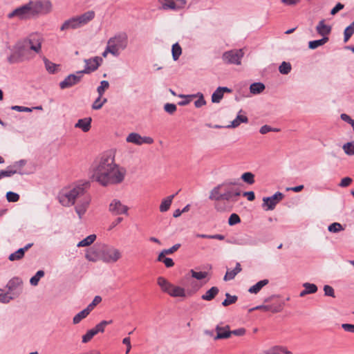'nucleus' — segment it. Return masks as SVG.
I'll return each mask as SVG.
<instances>
[{"mask_svg":"<svg viewBox=\"0 0 354 354\" xmlns=\"http://www.w3.org/2000/svg\"><path fill=\"white\" fill-rule=\"evenodd\" d=\"M126 174V169L116 164L113 156L104 154L93 165L91 178L102 186L106 187L121 183Z\"/></svg>","mask_w":354,"mask_h":354,"instance_id":"1","label":"nucleus"},{"mask_svg":"<svg viewBox=\"0 0 354 354\" xmlns=\"http://www.w3.org/2000/svg\"><path fill=\"white\" fill-rule=\"evenodd\" d=\"M236 182L225 181L214 187L210 192L209 199L215 201L214 209L218 212H230L232 203L237 201L241 195L239 189L234 187Z\"/></svg>","mask_w":354,"mask_h":354,"instance_id":"2","label":"nucleus"},{"mask_svg":"<svg viewBox=\"0 0 354 354\" xmlns=\"http://www.w3.org/2000/svg\"><path fill=\"white\" fill-rule=\"evenodd\" d=\"M95 17L93 10H88L82 15L73 17L66 20L60 27L62 31L69 29H77L83 27L91 21Z\"/></svg>","mask_w":354,"mask_h":354,"instance_id":"3","label":"nucleus"},{"mask_svg":"<svg viewBox=\"0 0 354 354\" xmlns=\"http://www.w3.org/2000/svg\"><path fill=\"white\" fill-rule=\"evenodd\" d=\"M85 193L84 185H79L71 189L62 190L58 196L59 203L65 207L74 205L76 199L81 198Z\"/></svg>","mask_w":354,"mask_h":354,"instance_id":"4","label":"nucleus"},{"mask_svg":"<svg viewBox=\"0 0 354 354\" xmlns=\"http://www.w3.org/2000/svg\"><path fill=\"white\" fill-rule=\"evenodd\" d=\"M109 50L115 57L120 55V52L126 49L128 45V37L124 32L119 33L109 38L107 41Z\"/></svg>","mask_w":354,"mask_h":354,"instance_id":"5","label":"nucleus"},{"mask_svg":"<svg viewBox=\"0 0 354 354\" xmlns=\"http://www.w3.org/2000/svg\"><path fill=\"white\" fill-rule=\"evenodd\" d=\"M100 260L105 263H114L122 257L119 249L109 245H102L99 248Z\"/></svg>","mask_w":354,"mask_h":354,"instance_id":"6","label":"nucleus"},{"mask_svg":"<svg viewBox=\"0 0 354 354\" xmlns=\"http://www.w3.org/2000/svg\"><path fill=\"white\" fill-rule=\"evenodd\" d=\"M157 283L161 290L173 297H185L186 292L185 288L175 286L171 283L168 280L162 277L157 279Z\"/></svg>","mask_w":354,"mask_h":354,"instance_id":"7","label":"nucleus"},{"mask_svg":"<svg viewBox=\"0 0 354 354\" xmlns=\"http://www.w3.org/2000/svg\"><path fill=\"white\" fill-rule=\"evenodd\" d=\"M32 16L47 15L52 11L53 5L49 0L30 1Z\"/></svg>","mask_w":354,"mask_h":354,"instance_id":"8","label":"nucleus"},{"mask_svg":"<svg viewBox=\"0 0 354 354\" xmlns=\"http://www.w3.org/2000/svg\"><path fill=\"white\" fill-rule=\"evenodd\" d=\"M243 54L241 49L231 50L223 54L222 59L226 64L240 65Z\"/></svg>","mask_w":354,"mask_h":354,"instance_id":"9","label":"nucleus"},{"mask_svg":"<svg viewBox=\"0 0 354 354\" xmlns=\"http://www.w3.org/2000/svg\"><path fill=\"white\" fill-rule=\"evenodd\" d=\"M17 17L20 19H28L32 16V12L29 2L24 4L8 14V18H13Z\"/></svg>","mask_w":354,"mask_h":354,"instance_id":"10","label":"nucleus"},{"mask_svg":"<svg viewBox=\"0 0 354 354\" xmlns=\"http://www.w3.org/2000/svg\"><path fill=\"white\" fill-rule=\"evenodd\" d=\"M102 62V59L100 57H95L91 59L84 60L85 68L82 71H77L78 75H82L83 73L89 74L91 72L96 71L100 66Z\"/></svg>","mask_w":354,"mask_h":354,"instance_id":"11","label":"nucleus"},{"mask_svg":"<svg viewBox=\"0 0 354 354\" xmlns=\"http://www.w3.org/2000/svg\"><path fill=\"white\" fill-rule=\"evenodd\" d=\"M79 201L75 206V212L78 215L80 219H81L84 214L86 213L88 205L91 203V198L89 195L84 194L81 198H78Z\"/></svg>","mask_w":354,"mask_h":354,"instance_id":"12","label":"nucleus"},{"mask_svg":"<svg viewBox=\"0 0 354 354\" xmlns=\"http://www.w3.org/2000/svg\"><path fill=\"white\" fill-rule=\"evenodd\" d=\"M126 141L136 145H142L143 144H152L153 139L149 136H141L138 133H131L126 138Z\"/></svg>","mask_w":354,"mask_h":354,"instance_id":"13","label":"nucleus"},{"mask_svg":"<svg viewBox=\"0 0 354 354\" xmlns=\"http://www.w3.org/2000/svg\"><path fill=\"white\" fill-rule=\"evenodd\" d=\"M109 211L113 215H128L129 207L120 200L113 199L109 205Z\"/></svg>","mask_w":354,"mask_h":354,"instance_id":"14","label":"nucleus"},{"mask_svg":"<svg viewBox=\"0 0 354 354\" xmlns=\"http://www.w3.org/2000/svg\"><path fill=\"white\" fill-rule=\"evenodd\" d=\"M283 198V194L279 192H276L270 197H264L263 198V207H267V210H272L277 204Z\"/></svg>","mask_w":354,"mask_h":354,"instance_id":"15","label":"nucleus"},{"mask_svg":"<svg viewBox=\"0 0 354 354\" xmlns=\"http://www.w3.org/2000/svg\"><path fill=\"white\" fill-rule=\"evenodd\" d=\"M82 77V75H78L77 72L76 74H71L59 83V86L62 89L71 87L72 86L77 84L80 81Z\"/></svg>","mask_w":354,"mask_h":354,"instance_id":"16","label":"nucleus"},{"mask_svg":"<svg viewBox=\"0 0 354 354\" xmlns=\"http://www.w3.org/2000/svg\"><path fill=\"white\" fill-rule=\"evenodd\" d=\"M26 44L24 48L28 46L30 49L38 53L41 48V38L39 35H32Z\"/></svg>","mask_w":354,"mask_h":354,"instance_id":"17","label":"nucleus"},{"mask_svg":"<svg viewBox=\"0 0 354 354\" xmlns=\"http://www.w3.org/2000/svg\"><path fill=\"white\" fill-rule=\"evenodd\" d=\"M216 335L214 337V339H227L230 337L231 333L230 330V326L226 325L225 326H216Z\"/></svg>","mask_w":354,"mask_h":354,"instance_id":"18","label":"nucleus"},{"mask_svg":"<svg viewBox=\"0 0 354 354\" xmlns=\"http://www.w3.org/2000/svg\"><path fill=\"white\" fill-rule=\"evenodd\" d=\"M232 90L227 87L219 86L212 95V102L218 103L223 99L224 93H231Z\"/></svg>","mask_w":354,"mask_h":354,"instance_id":"19","label":"nucleus"},{"mask_svg":"<svg viewBox=\"0 0 354 354\" xmlns=\"http://www.w3.org/2000/svg\"><path fill=\"white\" fill-rule=\"evenodd\" d=\"M91 118H84L77 120L75 124V128L82 129L84 132H88L91 127Z\"/></svg>","mask_w":354,"mask_h":354,"instance_id":"20","label":"nucleus"},{"mask_svg":"<svg viewBox=\"0 0 354 354\" xmlns=\"http://www.w3.org/2000/svg\"><path fill=\"white\" fill-rule=\"evenodd\" d=\"M175 196L176 194H172L162 200L159 207L160 212H166L169 209Z\"/></svg>","mask_w":354,"mask_h":354,"instance_id":"21","label":"nucleus"},{"mask_svg":"<svg viewBox=\"0 0 354 354\" xmlns=\"http://www.w3.org/2000/svg\"><path fill=\"white\" fill-rule=\"evenodd\" d=\"M253 310H261L263 311H270L272 313H278L281 311L282 310V305H262V306H258L255 308H252Z\"/></svg>","mask_w":354,"mask_h":354,"instance_id":"22","label":"nucleus"},{"mask_svg":"<svg viewBox=\"0 0 354 354\" xmlns=\"http://www.w3.org/2000/svg\"><path fill=\"white\" fill-rule=\"evenodd\" d=\"M316 30L319 35L324 37H327V35L330 34L331 31V27L328 25H326L324 23V20H322L319 22L318 25L317 26Z\"/></svg>","mask_w":354,"mask_h":354,"instance_id":"23","label":"nucleus"},{"mask_svg":"<svg viewBox=\"0 0 354 354\" xmlns=\"http://www.w3.org/2000/svg\"><path fill=\"white\" fill-rule=\"evenodd\" d=\"M241 271V266L239 263H236V266L234 270H227L224 276L223 279L225 281H230L233 279L236 275Z\"/></svg>","mask_w":354,"mask_h":354,"instance_id":"24","label":"nucleus"},{"mask_svg":"<svg viewBox=\"0 0 354 354\" xmlns=\"http://www.w3.org/2000/svg\"><path fill=\"white\" fill-rule=\"evenodd\" d=\"M269 283V280L268 279H263L261 281H259V282H257L256 284H254V286H251L248 291L249 292L252 293V294H257L258 293L263 287H264L265 286H266L267 284H268Z\"/></svg>","mask_w":354,"mask_h":354,"instance_id":"25","label":"nucleus"},{"mask_svg":"<svg viewBox=\"0 0 354 354\" xmlns=\"http://www.w3.org/2000/svg\"><path fill=\"white\" fill-rule=\"evenodd\" d=\"M219 290L217 287H212L204 295H202L201 298L205 301H211L216 296Z\"/></svg>","mask_w":354,"mask_h":354,"instance_id":"26","label":"nucleus"},{"mask_svg":"<svg viewBox=\"0 0 354 354\" xmlns=\"http://www.w3.org/2000/svg\"><path fill=\"white\" fill-rule=\"evenodd\" d=\"M165 2L162 3L161 9L162 10H176L182 8L180 5H178L174 0H164Z\"/></svg>","mask_w":354,"mask_h":354,"instance_id":"27","label":"nucleus"},{"mask_svg":"<svg viewBox=\"0 0 354 354\" xmlns=\"http://www.w3.org/2000/svg\"><path fill=\"white\" fill-rule=\"evenodd\" d=\"M21 284L22 281L21 279L18 277H14L8 282L6 288L8 289L9 292H12L17 289Z\"/></svg>","mask_w":354,"mask_h":354,"instance_id":"28","label":"nucleus"},{"mask_svg":"<svg viewBox=\"0 0 354 354\" xmlns=\"http://www.w3.org/2000/svg\"><path fill=\"white\" fill-rule=\"evenodd\" d=\"M248 119L245 115H238L236 118L231 122L230 124L227 125V128H236L239 127L241 123H247Z\"/></svg>","mask_w":354,"mask_h":354,"instance_id":"29","label":"nucleus"},{"mask_svg":"<svg viewBox=\"0 0 354 354\" xmlns=\"http://www.w3.org/2000/svg\"><path fill=\"white\" fill-rule=\"evenodd\" d=\"M265 89V85L261 82H255L250 85V91L252 94L257 95L262 93Z\"/></svg>","mask_w":354,"mask_h":354,"instance_id":"30","label":"nucleus"},{"mask_svg":"<svg viewBox=\"0 0 354 354\" xmlns=\"http://www.w3.org/2000/svg\"><path fill=\"white\" fill-rule=\"evenodd\" d=\"M270 354H292L286 347L282 346H274L270 348Z\"/></svg>","mask_w":354,"mask_h":354,"instance_id":"31","label":"nucleus"},{"mask_svg":"<svg viewBox=\"0 0 354 354\" xmlns=\"http://www.w3.org/2000/svg\"><path fill=\"white\" fill-rule=\"evenodd\" d=\"M86 258L90 261L95 262L100 260V254L98 249H93L86 254Z\"/></svg>","mask_w":354,"mask_h":354,"instance_id":"32","label":"nucleus"},{"mask_svg":"<svg viewBox=\"0 0 354 354\" xmlns=\"http://www.w3.org/2000/svg\"><path fill=\"white\" fill-rule=\"evenodd\" d=\"M234 244L240 245H248L252 244L251 238L247 235L244 234L241 237L236 239L234 242Z\"/></svg>","mask_w":354,"mask_h":354,"instance_id":"33","label":"nucleus"},{"mask_svg":"<svg viewBox=\"0 0 354 354\" xmlns=\"http://www.w3.org/2000/svg\"><path fill=\"white\" fill-rule=\"evenodd\" d=\"M328 41V37H324L321 39L310 41L308 43V47L310 49H315L319 46L325 44Z\"/></svg>","mask_w":354,"mask_h":354,"instance_id":"34","label":"nucleus"},{"mask_svg":"<svg viewBox=\"0 0 354 354\" xmlns=\"http://www.w3.org/2000/svg\"><path fill=\"white\" fill-rule=\"evenodd\" d=\"M107 102V99L105 97H102V95H98L97 99L93 102L92 104V109L93 110H99L100 109L103 105Z\"/></svg>","mask_w":354,"mask_h":354,"instance_id":"35","label":"nucleus"},{"mask_svg":"<svg viewBox=\"0 0 354 354\" xmlns=\"http://www.w3.org/2000/svg\"><path fill=\"white\" fill-rule=\"evenodd\" d=\"M96 239V235L95 234H91L80 241L77 246V247H86L88 246L91 244H92Z\"/></svg>","mask_w":354,"mask_h":354,"instance_id":"36","label":"nucleus"},{"mask_svg":"<svg viewBox=\"0 0 354 354\" xmlns=\"http://www.w3.org/2000/svg\"><path fill=\"white\" fill-rule=\"evenodd\" d=\"M15 174H22V172L19 171L17 169H13L12 166H10L7 170L0 171V180L3 177H9Z\"/></svg>","mask_w":354,"mask_h":354,"instance_id":"37","label":"nucleus"},{"mask_svg":"<svg viewBox=\"0 0 354 354\" xmlns=\"http://www.w3.org/2000/svg\"><path fill=\"white\" fill-rule=\"evenodd\" d=\"M89 312L86 308L78 313L73 319L74 324H79L83 319L89 315Z\"/></svg>","mask_w":354,"mask_h":354,"instance_id":"38","label":"nucleus"},{"mask_svg":"<svg viewBox=\"0 0 354 354\" xmlns=\"http://www.w3.org/2000/svg\"><path fill=\"white\" fill-rule=\"evenodd\" d=\"M113 323V320H109V321H102L100 323L97 324L95 328H93L94 331H95V334H97L98 333H103L104 331V328L106 326L111 324Z\"/></svg>","mask_w":354,"mask_h":354,"instance_id":"39","label":"nucleus"},{"mask_svg":"<svg viewBox=\"0 0 354 354\" xmlns=\"http://www.w3.org/2000/svg\"><path fill=\"white\" fill-rule=\"evenodd\" d=\"M342 149L344 153L348 156L354 155V141L348 142L343 145Z\"/></svg>","mask_w":354,"mask_h":354,"instance_id":"40","label":"nucleus"},{"mask_svg":"<svg viewBox=\"0 0 354 354\" xmlns=\"http://www.w3.org/2000/svg\"><path fill=\"white\" fill-rule=\"evenodd\" d=\"M196 237L203 238V239H217L220 241H223L225 239V236L220 234H196Z\"/></svg>","mask_w":354,"mask_h":354,"instance_id":"41","label":"nucleus"},{"mask_svg":"<svg viewBox=\"0 0 354 354\" xmlns=\"http://www.w3.org/2000/svg\"><path fill=\"white\" fill-rule=\"evenodd\" d=\"M178 97L180 98H184L185 100L183 101H180L178 103L179 106H185L190 103V102L192 100V99L196 97V95H183L180 94L178 95Z\"/></svg>","mask_w":354,"mask_h":354,"instance_id":"42","label":"nucleus"},{"mask_svg":"<svg viewBox=\"0 0 354 354\" xmlns=\"http://www.w3.org/2000/svg\"><path fill=\"white\" fill-rule=\"evenodd\" d=\"M171 52L174 60L176 61L182 53V48L178 43H176L172 46Z\"/></svg>","mask_w":354,"mask_h":354,"instance_id":"43","label":"nucleus"},{"mask_svg":"<svg viewBox=\"0 0 354 354\" xmlns=\"http://www.w3.org/2000/svg\"><path fill=\"white\" fill-rule=\"evenodd\" d=\"M241 178L245 183L252 185L254 183V175L252 172H245L241 175Z\"/></svg>","mask_w":354,"mask_h":354,"instance_id":"44","label":"nucleus"},{"mask_svg":"<svg viewBox=\"0 0 354 354\" xmlns=\"http://www.w3.org/2000/svg\"><path fill=\"white\" fill-rule=\"evenodd\" d=\"M24 256V252L22 249L19 248L16 252L10 254L8 259L11 261H18L21 259Z\"/></svg>","mask_w":354,"mask_h":354,"instance_id":"45","label":"nucleus"},{"mask_svg":"<svg viewBox=\"0 0 354 354\" xmlns=\"http://www.w3.org/2000/svg\"><path fill=\"white\" fill-rule=\"evenodd\" d=\"M44 276V272L43 270H39L37 272L35 275L30 279V283L32 286H37L40 279Z\"/></svg>","mask_w":354,"mask_h":354,"instance_id":"46","label":"nucleus"},{"mask_svg":"<svg viewBox=\"0 0 354 354\" xmlns=\"http://www.w3.org/2000/svg\"><path fill=\"white\" fill-rule=\"evenodd\" d=\"M291 64L289 62H283L279 67V71L281 74L287 75L291 71Z\"/></svg>","mask_w":354,"mask_h":354,"instance_id":"47","label":"nucleus"},{"mask_svg":"<svg viewBox=\"0 0 354 354\" xmlns=\"http://www.w3.org/2000/svg\"><path fill=\"white\" fill-rule=\"evenodd\" d=\"M109 87V83L106 80H102L100 82V85L97 88V92L98 95L103 96L106 90Z\"/></svg>","mask_w":354,"mask_h":354,"instance_id":"48","label":"nucleus"},{"mask_svg":"<svg viewBox=\"0 0 354 354\" xmlns=\"http://www.w3.org/2000/svg\"><path fill=\"white\" fill-rule=\"evenodd\" d=\"M226 299L222 302L223 306H227L230 304H234L237 301V297L235 295H230L229 293L225 294Z\"/></svg>","mask_w":354,"mask_h":354,"instance_id":"49","label":"nucleus"},{"mask_svg":"<svg viewBox=\"0 0 354 354\" xmlns=\"http://www.w3.org/2000/svg\"><path fill=\"white\" fill-rule=\"evenodd\" d=\"M354 33V21L344 30V41L346 42Z\"/></svg>","mask_w":354,"mask_h":354,"instance_id":"50","label":"nucleus"},{"mask_svg":"<svg viewBox=\"0 0 354 354\" xmlns=\"http://www.w3.org/2000/svg\"><path fill=\"white\" fill-rule=\"evenodd\" d=\"M328 230L330 232L337 233L344 230V227L339 223H333L328 226Z\"/></svg>","mask_w":354,"mask_h":354,"instance_id":"51","label":"nucleus"},{"mask_svg":"<svg viewBox=\"0 0 354 354\" xmlns=\"http://www.w3.org/2000/svg\"><path fill=\"white\" fill-rule=\"evenodd\" d=\"M303 286L304 288V290H306L310 294L315 293L317 291V287L314 283H310L306 282L303 284Z\"/></svg>","mask_w":354,"mask_h":354,"instance_id":"52","label":"nucleus"},{"mask_svg":"<svg viewBox=\"0 0 354 354\" xmlns=\"http://www.w3.org/2000/svg\"><path fill=\"white\" fill-rule=\"evenodd\" d=\"M192 277L201 280L205 279L207 276V272H196L194 270H190Z\"/></svg>","mask_w":354,"mask_h":354,"instance_id":"53","label":"nucleus"},{"mask_svg":"<svg viewBox=\"0 0 354 354\" xmlns=\"http://www.w3.org/2000/svg\"><path fill=\"white\" fill-rule=\"evenodd\" d=\"M95 335V331H94L93 328L88 330L86 333L82 336V342H88Z\"/></svg>","mask_w":354,"mask_h":354,"instance_id":"54","label":"nucleus"},{"mask_svg":"<svg viewBox=\"0 0 354 354\" xmlns=\"http://www.w3.org/2000/svg\"><path fill=\"white\" fill-rule=\"evenodd\" d=\"M196 95V97H198V99L195 101L194 105L196 108H201L203 106L205 105L206 101L204 99L203 95L201 93H198Z\"/></svg>","mask_w":354,"mask_h":354,"instance_id":"55","label":"nucleus"},{"mask_svg":"<svg viewBox=\"0 0 354 354\" xmlns=\"http://www.w3.org/2000/svg\"><path fill=\"white\" fill-rule=\"evenodd\" d=\"M241 222V218L236 214H232L228 219V224L230 225H234Z\"/></svg>","mask_w":354,"mask_h":354,"instance_id":"56","label":"nucleus"},{"mask_svg":"<svg viewBox=\"0 0 354 354\" xmlns=\"http://www.w3.org/2000/svg\"><path fill=\"white\" fill-rule=\"evenodd\" d=\"M6 198L8 202H17L19 200V195L12 192L6 194Z\"/></svg>","mask_w":354,"mask_h":354,"instance_id":"57","label":"nucleus"},{"mask_svg":"<svg viewBox=\"0 0 354 354\" xmlns=\"http://www.w3.org/2000/svg\"><path fill=\"white\" fill-rule=\"evenodd\" d=\"M102 301V298L100 296H95L93 300V301L86 308V310L89 313L94 308V307L100 303Z\"/></svg>","mask_w":354,"mask_h":354,"instance_id":"58","label":"nucleus"},{"mask_svg":"<svg viewBox=\"0 0 354 354\" xmlns=\"http://www.w3.org/2000/svg\"><path fill=\"white\" fill-rule=\"evenodd\" d=\"M176 105L171 103H167L164 105V110L169 114H174L176 111Z\"/></svg>","mask_w":354,"mask_h":354,"instance_id":"59","label":"nucleus"},{"mask_svg":"<svg viewBox=\"0 0 354 354\" xmlns=\"http://www.w3.org/2000/svg\"><path fill=\"white\" fill-rule=\"evenodd\" d=\"M324 295L326 296L335 297V292H334V289L333 288L332 286H328V285H325L324 286Z\"/></svg>","mask_w":354,"mask_h":354,"instance_id":"60","label":"nucleus"},{"mask_svg":"<svg viewBox=\"0 0 354 354\" xmlns=\"http://www.w3.org/2000/svg\"><path fill=\"white\" fill-rule=\"evenodd\" d=\"M45 66L46 70L50 73H54L55 71L56 65L46 59H44Z\"/></svg>","mask_w":354,"mask_h":354,"instance_id":"61","label":"nucleus"},{"mask_svg":"<svg viewBox=\"0 0 354 354\" xmlns=\"http://www.w3.org/2000/svg\"><path fill=\"white\" fill-rule=\"evenodd\" d=\"M353 182V179L350 177H345L341 180L339 186L341 187H346L349 186Z\"/></svg>","mask_w":354,"mask_h":354,"instance_id":"62","label":"nucleus"},{"mask_svg":"<svg viewBox=\"0 0 354 354\" xmlns=\"http://www.w3.org/2000/svg\"><path fill=\"white\" fill-rule=\"evenodd\" d=\"M13 299L12 297L9 295V293L0 294V302L3 304L9 303Z\"/></svg>","mask_w":354,"mask_h":354,"instance_id":"63","label":"nucleus"},{"mask_svg":"<svg viewBox=\"0 0 354 354\" xmlns=\"http://www.w3.org/2000/svg\"><path fill=\"white\" fill-rule=\"evenodd\" d=\"M342 328L346 332L354 333V325L351 324H342Z\"/></svg>","mask_w":354,"mask_h":354,"instance_id":"64","label":"nucleus"}]
</instances>
